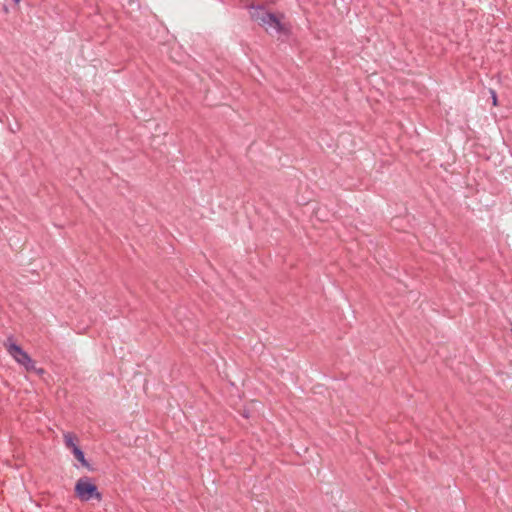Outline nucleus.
I'll list each match as a JSON object with an SVG mask.
<instances>
[{
  "label": "nucleus",
  "instance_id": "1",
  "mask_svg": "<svg viewBox=\"0 0 512 512\" xmlns=\"http://www.w3.org/2000/svg\"><path fill=\"white\" fill-rule=\"evenodd\" d=\"M285 18L284 13L269 11L262 3H258L259 24L269 36L276 37L281 43H288L293 36L292 24L286 22Z\"/></svg>",
  "mask_w": 512,
  "mask_h": 512
},
{
  "label": "nucleus",
  "instance_id": "2",
  "mask_svg": "<svg viewBox=\"0 0 512 512\" xmlns=\"http://www.w3.org/2000/svg\"><path fill=\"white\" fill-rule=\"evenodd\" d=\"M4 348L9 356L25 371L34 372L37 375L45 373L44 369L37 367L36 361L14 339L8 338L4 342Z\"/></svg>",
  "mask_w": 512,
  "mask_h": 512
},
{
  "label": "nucleus",
  "instance_id": "3",
  "mask_svg": "<svg viewBox=\"0 0 512 512\" xmlns=\"http://www.w3.org/2000/svg\"><path fill=\"white\" fill-rule=\"evenodd\" d=\"M75 495L81 501H91V500H100L101 494L98 491V488L95 482L85 476L81 477L77 480L75 484Z\"/></svg>",
  "mask_w": 512,
  "mask_h": 512
},
{
  "label": "nucleus",
  "instance_id": "4",
  "mask_svg": "<svg viewBox=\"0 0 512 512\" xmlns=\"http://www.w3.org/2000/svg\"><path fill=\"white\" fill-rule=\"evenodd\" d=\"M65 446L70 450L74 458L79 462L77 468H83L88 471H93L92 464L85 457L84 451L79 445L78 438L75 434L67 432L63 435Z\"/></svg>",
  "mask_w": 512,
  "mask_h": 512
},
{
  "label": "nucleus",
  "instance_id": "5",
  "mask_svg": "<svg viewBox=\"0 0 512 512\" xmlns=\"http://www.w3.org/2000/svg\"><path fill=\"white\" fill-rule=\"evenodd\" d=\"M490 95H491L492 105L498 106V97H497L496 91L493 89H490Z\"/></svg>",
  "mask_w": 512,
  "mask_h": 512
},
{
  "label": "nucleus",
  "instance_id": "6",
  "mask_svg": "<svg viewBox=\"0 0 512 512\" xmlns=\"http://www.w3.org/2000/svg\"><path fill=\"white\" fill-rule=\"evenodd\" d=\"M242 415H243L245 418H249V417H251V415H250L246 410H244V411L242 412Z\"/></svg>",
  "mask_w": 512,
  "mask_h": 512
},
{
  "label": "nucleus",
  "instance_id": "7",
  "mask_svg": "<svg viewBox=\"0 0 512 512\" xmlns=\"http://www.w3.org/2000/svg\"><path fill=\"white\" fill-rule=\"evenodd\" d=\"M12 1H13L14 5H16V6H19V4L21 2V0H12Z\"/></svg>",
  "mask_w": 512,
  "mask_h": 512
}]
</instances>
